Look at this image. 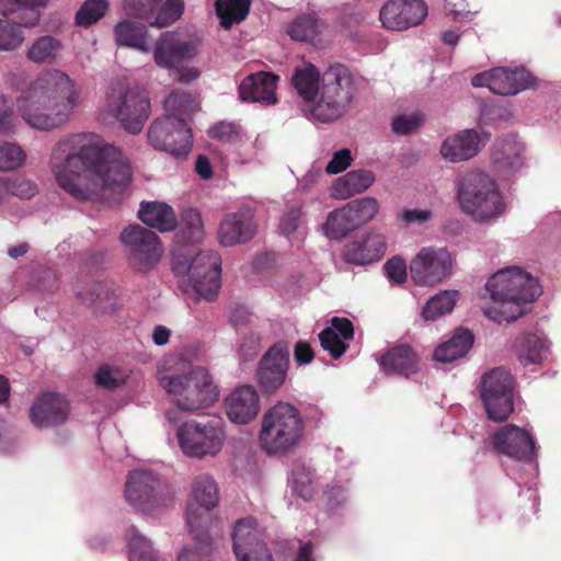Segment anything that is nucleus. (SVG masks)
Masks as SVG:
<instances>
[{"mask_svg":"<svg viewBox=\"0 0 561 561\" xmlns=\"http://www.w3.org/2000/svg\"><path fill=\"white\" fill-rule=\"evenodd\" d=\"M84 304H90L95 311L110 312L117 307V296L113 285L105 282L95 283L87 296L79 294Z\"/></svg>","mask_w":561,"mask_h":561,"instance_id":"nucleus-39","label":"nucleus"},{"mask_svg":"<svg viewBox=\"0 0 561 561\" xmlns=\"http://www.w3.org/2000/svg\"><path fill=\"white\" fill-rule=\"evenodd\" d=\"M321 78L319 69L313 64L306 62L294 70L291 84L305 102L313 103L320 90Z\"/></svg>","mask_w":561,"mask_h":561,"instance_id":"nucleus-32","label":"nucleus"},{"mask_svg":"<svg viewBox=\"0 0 561 561\" xmlns=\"http://www.w3.org/2000/svg\"><path fill=\"white\" fill-rule=\"evenodd\" d=\"M121 240L127 248L128 261L138 271L152 268L162 254L159 237L151 230L139 225L129 226Z\"/></svg>","mask_w":561,"mask_h":561,"instance_id":"nucleus-17","label":"nucleus"},{"mask_svg":"<svg viewBox=\"0 0 561 561\" xmlns=\"http://www.w3.org/2000/svg\"><path fill=\"white\" fill-rule=\"evenodd\" d=\"M513 375L503 367H496L481 377L480 396L488 417L494 422L505 421L514 411Z\"/></svg>","mask_w":561,"mask_h":561,"instance_id":"nucleus-12","label":"nucleus"},{"mask_svg":"<svg viewBox=\"0 0 561 561\" xmlns=\"http://www.w3.org/2000/svg\"><path fill=\"white\" fill-rule=\"evenodd\" d=\"M14 126L13 102L11 98L0 94V134H8Z\"/></svg>","mask_w":561,"mask_h":561,"instance_id":"nucleus-58","label":"nucleus"},{"mask_svg":"<svg viewBox=\"0 0 561 561\" xmlns=\"http://www.w3.org/2000/svg\"><path fill=\"white\" fill-rule=\"evenodd\" d=\"M314 357L313 350L306 341H298L294 350V358L299 365L309 364Z\"/></svg>","mask_w":561,"mask_h":561,"instance_id":"nucleus-64","label":"nucleus"},{"mask_svg":"<svg viewBox=\"0 0 561 561\" xmlns=\"http://www.w3.org/2000/svg\"><path fill=\"white\" fill-rule=\"evenodd\" d=\"M255 232L254 210L251 207H242L225 215L219 225L218 240L224 247H232L248 242Z\"/></svg>","mask_w":561,"mask_h":561,"instance_id":"nucleus-22","label":"nucleus"},{"mask_svg":"<svg viewBox=\"0 0 561 561\" xmlns=\"http://www.w3.org/2000/svg\"><path fill=\"white\" fill-rule=\"evenodd\" d=\"M49 165L58 185L78 201L121 194L131 178L122 151L94 133L60 139L51 150Z\"/></svg>","mask_w":561,"mask_h":561,"instance_id":"nucleus-1","label":"nucleus"},{"mask_svg":"<svg viewBox=\"0 0 561 561\" xmlns=\"http://www.w3.org/2000/svg\"><path fill=\"white\" fill-rule=\"evenodd\" d=\"M459 293L457 290H443L432 297L423 307L422 314L426 320H436L455 308Z\"/></svg>","mask_w":561,"mask_h":561,"instance_id":"nucleus-42","label":"nucleus"},{"mask_svg":"<svg viewBox=\"0 0 561 561\" xmlns=\"http://www.w3.org/2000/svg\"><path fill=\"white\" fill-rule=\"evenodd\" d=\"M115 41L119 46H127L148 53L151 46L148 43L147 26L140 22L124 20L114 28Z\"/></svg>","mask_w":561,"mask_h":561,"instance_id":"nucleus-33","label":"nucleus"},{"mask_svg":"<svg viewBox=\"0 0 561 561\" xmlns=\"http://www.w3.org/2000/svg\"><path fill=\"white\" fill-rule=\"evenodd\" d=\"M457 198L461 210L478 221L493 219L505 210L496 182L482 171H471L461 178Z\"/></svg>","mask_w":561,"mask_h":561,"instance_id":"nucleus-6","label":"nucleus"},{"mask_svg":"<svg viewBox=\"0 0 561 561\" xmlns=\"http://www.w3.org/2000/svg\"><path fill=\"white\" fill-rule=\"evenodd\" d=\"M375 179V174L370 170H352L333 183L332 196L336 199H347L365 192L373 185Z\"/></svg>","mask_w":561,"mask_h":561,"instance_id":"nucleus-30","label":"nucleus"},{"mask_svg":"<svg viewBox=\"0 0 561 561\" xmlns=\"http://www.w3.org/2000/svg\"><path fill=\"white\" fill-rule=\"evenodd\" d=\"M78 105L79 90L75 82L57 69L43 72L18 99L22 118L38 130L62 126Z\"/></svg>","mask_w":561,"mask_h":561,"instance_id":"nucleus-2","label":"nucleus"},{"mask_svg":"<svg viewBox=\"0 0 561 561\" xmlns=\"http://www.w3.org/2000/svg\"><path fill=\"white\" fill-rule=\"evenodd\" d=\"M331 329L335 330L341 339L348 342L354 339V325L352 321L345 317H333L331 319Z\"/></svg>","mask_w":561,"mask_h":561,"instance_id":"nucleus-62","label":"nucleus"},{"mask_svg":"<svg viewBox=\"0 0 561 561\" xmlns=\"http://www.w3.org/2000/svg\"><path fill=\"white\" fill-rule=\"evenodd\" d=\"M528 75L523 70L494 68L491 92L499 95H514L528 87Z\"/></svg>","mask_w":561,"mask_h":561,"instance_id":"nucleus-35","label":"nucleus"},{"mask_svg":"<svg viewBox=\"0 0 561 561\" xmlns=\"http://www.w3.org/2000/svg\"><path fill=\"white\" fill-rule=\"evenodd\" d=\"M183 0H167L159 10L152 25L158 27H167L174 23L183 13Z\"/></svg>","mask_w":561,"mask_h":561,"instance_id":"nucleus-53","label":"nucleus"},{"mask_svg":"<svg viewBox=\"0 0 561 561\" xmlns=\"http://www.w3.org/2000/svg\"><path fill=\"white\" fill-rule=\"evenodd\" d=\"M453 262L446 248H423L410 263L411 278L417 285L434 286L451 275Z\"/></svg>","mask_w":561,"mask_h":561,"instance_id":"nucleus-16","label":"nucleus"},{"mask_svg":"<svg viewBox=\"0 0 561 561\" xmlns=\"http://www.w3.org/2000/svg\"><path fill=\"white\" fill-rule=\"evenodd\" d=\"M191 494L192 500L186 508V523L194 534L196 546L183 549L178 561H213V541L204 533L203 524L207 520L208 513L218 504V485L209 474H199L192 482Z\"/></svg>","mask_w":561,"mask_h":561,"instance_id":"nucleus-4","label":"nucleus"},{"mask_svg":"<svg viewBox=\"0 0 561 561\" xmlns=\"http://www.w3.org/2000/svg\"><path fill=\"white\" fill-rule=\"evenodd\" d=\"M289 367V347L286 342L278 341L262 356L257 368V381L266 393L279 389L287 376Z\"/></svg>","mask_w":561,"mask_h":561,"instance_id":"nucleus-19","label":"nucleus"},{"mask_svg":"<svg viewBox=\"0 0 561 561\" xmlns=\"http://www.w3.org/2000/svg\"><path fill=\"white\" fill-rule=\"evenodd\" d=\"M201 37L179 31L163 32L156 41L153 60L162 69H175L191 61L198 53Z\"/></svg>","mask_w":561,"mask_h":561,"instance_id":"nucleus-14","label":"nucleus"},{"mask_svg":"<svg viewBox=\"0 0 561 561\" xmlns=\"http://www.w3.org/2000/svg\"><path fill=\"white\" fill-rule=\"evenodd\" d=\"M427 14L423 0H389L379 11L383 27L393 31L419 25Z\"/></svg>","mask_w":561,"mask_h":561,"instance_id":"nucleus-20","label":"nucleus"},{"mask_svg":"<svg viewBox=\"0 0 561 561\" xmlns=\"http://www.w3.org/2000/svg\"><path fill=\"white\" fill-rule=\"evenodd\" d=\"M107 10V0H85L76 13V24L78 26L89 27L100 21Z\"/></svg>","mask_w":561,"mask_h":561,"instance_id":"nucleus-45","label":"nucleus"},{"mask_svg":"<svg viewBox=\"0 0 561 561\" xmlns=\"http://www.w3.org/2000/svg\"><path fill=\"white\" fill-rule=\"evenodd\" d=\"M385 271L389 279L397 284H402L407 279V265L404 260L399 256L388 260L385 264Z\"/></svg>","mask_w":561,"mask_h":561,"instance_id":"nucleus-61","label":"nucleus"},{"mask_svg":"<svg viewBox=\"0 0 561 561\" xmlns=\"http://www.w3.org/2000/svg\"><path fill=\"white\" fill-rule=\"evenodd\" d=\"M215 5L220 25L228 30L233 24L245 20L250 11L251 0H217Z\"/></svg>","mask_w":561,"mask_h":561,"instance_id":"nucleus-40","label":"nucleus"},{"mask_svg":"<svg viewBox=\"0 0 561 561\" xmlns=\"http://www.w3.org/2000/svg\"><path fill=\"white\" fill-rule=\"evenodd\" d=\"M138 217L144 224L160 232L172 231L176 227L174 210L165 203H141Z\"/></svg>","mask_w":561,"mask_h":561,"instance_id":"nucleus-31","label":"nucleus"},{"mask_svg":"<svg viewBox=\"0 0 561 561\" xmlns=\"http://www.w3.org/2000/svg\"><path fill=\"white\" fill-rule=\"evenodd\" d=\"M163 117H172L174 121L183 119L188 124L192 115L198 111L199 105L196 98L190 92L174 90L164 100Z\"/></svg>","mask_w":561,"mask_h":561,"instance_id":"nucleus-36","label":"nucleus"},{"mask_svg":"<svg viewBox=\"0 0 561 561\" xmlns=\"http://www.w3.org/2000/svg\"><path fill=\"white\" fill-rule=\"evenodd\" d=\"M320 100L312 105L311 116L322 123L339 118L352 101L353 79L343 65L331 66L321 78Z\"/></svg>","mask_w":561,"mask_h":561,"instance_id":"nucleus-9","label":"nucleus"},{"mask_svg":"<svg viewBox=\"0 0 561 561\" xmlns=\"http://www.w3.org/2000/svg\"><path fill=\"white\" fill-rule=\"evenodd\" d=\"M494 449L518 461H530L535 456V442L530 434L513 424L501 427L492 437Z\"/></svg>","mask_w":561,"mask_h":561,"instance_id":"nucleus-21","label":"nucleus"},{"mask_svg":"<svg viewBox=\"0 0 561 561\" xmlns=\"http://www.w3.org/2000/svg\"><path fill=\"white\" fill-rule=\"evenodd\" d=\"M523 145L516 136L507 135L497 139L492 147L491 161L497 173L510 176L523 165Z\"/></svg>","mask_w":561,"mask_h":561,"instance_id":"nucleus-25","label":"nucleus"},{"mask_svg":"<svg viewBox=\"0 0 561 561\" xmlns=\"http://www.w3.org/2000/svg\"><path fill=\"white\" fill-rule=\"evenodd\" d=\"M125 497L136 510L152 514L173 501L171 486L149 470L130 471L125 484Z\"/></svg>","mask_w":561,"mask_h":561,"instance_id":"nucleus-10","label":"nucleus"},{"mask_svg":"<svg viewBox=\"0 0 561 561\" xmlns=\"http://www.w3.org/2000/svg\"><path fill=\"white\" fill-rule=\"evenodd\" d=\"M304 422L300 412L290 403L278 402L262 417L259 442L267 455H284L298 444Z\"/></svg>","mask_w":561,"mask_h":561,"instance_id":"nucleus-5","label":"nucleus"},{"mask_svg":"<svg viewBox=\"0 0 561 561\" xmlns=\"http://www.w3.org/2000/svg\"><path fill=\"white\" fill-rule=\"evenodd\" d=\"M319 341L324 351H328L332 358H340L348 348L346 341L341 339L335 330L324 328L319 333Z\"/></svg>","mask_w":561,"mask_h":561,"instance_id":"nucleus-51","label":"nucleus"},{"mask_svg":"<svg viewBox=\"0 0 561 561\" xmlns=\"http://www.w3.org/2000/svg\"><path fill=\"white\" fill-rule=\"evenodd\" d=\"M423 121L420 113L401 114L393 119L392 130L398 135H409L419 129Z\"/></svg>","mask_w":561,"mask_h":561,"instance_id":"nucleus-55","label":"nucleus"},{"mask_svg":"<svg viewBox=\"0 0 561 561\" xmlns=\"http://www.w3.org/2000/svg\"><path fill=\"white\" fill-rule=\"evenodd\" d=\"M241 127L231 122H219L208 129L211 139L225 144H234L240 140Z\"/></svg>","mask_w":561,"mask_h":561,"instance_id":"nucleus-52","label":"nucleus"},{"mask_svg":"<svg viewBox=\"0 0 561 561\" xmlns=\"http://www.w3.org/2000/svg\"><path fill=\"white\" fill-rule=\"evenodd\" d=\"M385 237L378 232H369L362 241L348 242L343 250V259L347 263L364 265L378 261L386 252Z\"/></svg>","mask_w":561,"mask_h":561,"instance_id":"nucleus-26","label":"nucleus"},{"mask_svg":"<svg viewBox=\"0 0 561 561\" xmlns=\"http://www.w3.org/2000/svg\"><path fill=\"white\" fill-rule=\"evenodd\" d=\"M159 381L168 393L176 396V405L184 411L209 407L218 399L211 376L202 367L187 375L161 376Z\"/></svg>","mask_w":561,"mask_h":561,"instance_id":"nucleus-8","label":"nucleus"},{"mask_svg":"<svg viewBox=\"0 0 561 561\" xmlns=\"http://www.w3.org/2000/svg\"><path fill=\"white\" fill-rule=\"evenodd\" d=\"M16 9L11 14H16V23L24 27L37 25L41 13L38 8L45 7L48 0H14Z\"/></svg>","mask_w":561,"mask_h":561,"instance_id":"nucleus-46","label":"nucleus"},{"mask_svg":"<svg viewBox=\"0 0 561 561\" xmlns=\"http://www.w3.org/2000/svg\"><path fill=\"white\" fill-rule=\"evenodd\" d=\"M161 0H123V9L128 15L148 18Z\"/></svg>","mask_w":561,"mask_h":561,"instance_id":"nucleus-56","label":"nucleus"},{"mask_svg":"<svg viewBox=\"0 0 561 561\" xmlns=\"http://www.w3.org/2000/svg\"><path fill=\"white\" fill-rule=\"evenodd\" d=\"M546 341L536 334H526L518 346V359L523 366L540 364L546 358Z\"/></svg>","mask_w":561,"mask_h":561,"instance_id":"nucleus-41","label":"nucleus"},{"mask_svg":"<svg viewBox=\"0 0 561 561\" xmlns=\"http://www.w3.org/2000/svg\"><path fill=\"white\" fill-rule=\"evenodd\" d=\"M232 543L238 561H273L271 551L261 538L256 520L252 517L236 523Z\"/></svg>","mask_w":561,"mask_h":561,"instance_id":"nucleus-18","label":"nucleus"},{"mask_svg":"<svg viewBox=\"0 0 561 561\" xmlns=\"http://www.w3.org/2000/svg\"><path fill=\"white\" fill-rule=\"evenodd\" d=\"M379 364L386 374L410 377L419 370L420 356L409 344H399L388 350Z\"/></svg>","mask_w":561,"mask_h":561,"instance_id":"nucleus-28","label":"nucleus"},{"mask_svg":"<svg viewBox=\"0 0 561 561\" xmlns=\"http://www.w3.org/2000/svg\"><path fill=\"white\" fill-rule=\"evenodd\" d=\"M357 228L358 226L346 205L331 211L323 225L325 236L336 240L346 237Z\"/></svg>","mask_w":561,"mask_h":561,"instance_id":"nucleus-38","label":"nucleus"},{"mask_svg":"<svg viewBox=\"0 0 561 561\" xmlns=\"http://www.w3.org/2000/svg\"><path fill=\"white\" fill-rule=\"evenodd\" d=\"M483 145L484 141L476 130L467 129L447 138L442 145L440 153L453 162L463 161L474 157Z\"/></svg>","mask_w":561,"mask_h":561,"instance_id":"nucleus-29","label":"nucleus"},{"mask_svg":"<svg viewBox=\"0 0 561 561\" xmlns=\"http://www.w3.org/2000/svg\"><path fill=\"white\" fill-rule=\"evenodd\" d=\"M64 50L61 41L51 35H43L36 38L26 51V58L33 64H53Z\"/></svg>","mask_w":561,"mask_h":561,"instance_id":"nucleus-37","label":"nucleus"},{"mask_svg":"<svg viewBox=\"0 0 561 561\" xmlns=\"http://www.w3.org/2000/svg\"><path fill=\"white\" fill-rule=\"evenodd\" d=\"M69 414L68 400L56 392L43 393L31 407L30 419L36 427L64 424Z\"/></svg>","mask_w":561,"mask_h":561,"instance_id":"nucleus-23","label":"nucleus"},{"mask_svg":"<svg viewBox=\"0 0 561 561\" xmlns=\"http://www.w3.org/2000/svg\"><path fill=\"white\" fill-rule=\"evenodd\" d=\"M260 409V397L253 386L238 387L225 399L226 414L236 424L250 423L257 416Z\"/></svg>","mask_w":561,"mask_h":561,"instance_id":"nucleus-24","label":"nucleus"},{"mask_svg":"<svg viewBox=\"0 0 561 561\" xmlns=\"http://www.w3.org/2000/svg\"><path fill=\"white\" fill-rule=\"evenodd\" d=\"M293 477L294 491L297 493V495L305 501L311 500L314 490L310 474L305 472H294Z\"/></svg>","mask_w":561,"mask_h":561,"instance_id":"nucleus-60","label":"nucleus"},{"mask_svg":"<svg viewBox=\"0 0 561 561\" xmlns=\"http://www.w3.org/2000/svg\"><path fill=\"white\" fill-rule=\"evenodd\" d=\"M16 14H12L11 22L0 19V50H14L24 41V35L20 25L16 23Z\"/></svg>","mask_w":561,"mask_h":561,"instance_id":"nucleus-47","label":"nucleus"},{"mask_svg":"<svg viewBox=\"0 0 561 561\" xmlns=\"http://www.w3.org/2000/svg\"><path fill=\"white\" fill-rule=\"evenodd\" d=\"M288 35L298 42H311L318 37L320 25L312 15H300L287 26Z\"/></svg>","mask_w":561,"mask_h":561,"instance_id":"nucleus-44","label":"nucleus"},{"mask_svg":"<svg viewBox=\"0 0 561 561\" xmlns=\"http://www.w3.org/2000/svg\"><path fill=\"white\" fill-rule=\"evenodd\" d=\"M353 158L350 149H341L334 152L332 159L325 167L328 174H337L345 171L352 163Z\"/></svg>","mask_w":561,"mask_h":561,"instance_id":"nucleus-59","label":"nucleus"},{"mask_svg":"<svg viewBox=\"0 0 561 561\" xmlns=\"http://www.w3.org/2000/svg\"><path fill=\"white\" fill-rule=\"evenodd\" d=\"M358 228L371 220L378 213L379 205L376 198L363 197L346 204Z\"/></svg>","mask_w":561,"mask_h":561,"instance_id":"nucleus-48","label":"nucleus"},{"mask_svg":"<svg viewBox=\"0 0 561 561\" xmlns=\"http://www.w3.org/2000/svg\"><path fill=\"white\" fill-rule=\"evenodd\" d=\"M25 152L15 144H0V171L18 169L25 161Z\"/></svg>","mask_w":561,"mask_h":561,"instance_id":"nucleus-49","label":"nucleus"},{"mask_svg":"<svg viewBox=\"0 0 561 561\" xmlns=\"http://www.w3.org/2000/svg\"><path fill=\"white\" fill-rule=\"evenodd\" d=\"M445 12L455 20H463L477 13V5L472 0H445Z\"/></svg>","mask_w":561,"mask_h":561,"instance_id":"nucleus-57","label":"nucleus"},{"mask_svg":"<svg viewBox=\"0 0 561 561\" xmlns=\"http://www.w3.org/2000/svg\"><path fill=\"white\" fill-rule=\"evenodd\" d=\"M7 194L18 196L20 198L28 199L33 197L37 192L35 183L21 176H14L4 180Z\"/></svg>","mask_w":561,"mask_h":561,"instance_id":"nucleus-54","label":"nucleus"},{"mask_svg":"<svg viewBox=\"0 0 561 561\" xmlns=\"http://www.w3.org/2000/svg\"><path fill=\"white\" fill-rule=\"evenodd\" d=\"M179 273L187 272L199 298L213 301L220 287L221 257L216 251L201 250L188 265H175Z\"/></svg>","mask_w":561,"mask_h":561,"instance_id":"nucleus-13","label":"nucleus"},{"mask_svg":"<svg viewBox=\"0 0 561 561\" xmlns=\"http://www.w3.org/2000/svg\"><path fill=\"white\" fill-rule=\"evenodd\" d=\"M130 561H164L157 557L150 541L133 526L127 530Z\"/></svg>","mask_w":561,"mask_h":561,"instance_id":"nucleus-43","label":"nucleus"},{"mask_svg":"<svg viewBox=\"0 0 561 561\" xmlns=\"http://www.w3.org/2000/svg\"><path fill=\"white\" fill-rule=\"evenodd\" d=\"M278 76L270 72L251 73L239 85V94L243 101L274 104Z\"/></svg>","mask_w":561,"mask_h":561,"instance_id":"nucleus-27","label":"nucleus"},{"mask_svg":"<svg viewBox=\"0 0 561 561\" xmlns=\"http://www.w3.org/2000/svg\"><path fill=\"white\" fill-rule=\"evenodd\" d=\"M149 144L157 150L181 158L186 157L193 145L192 129L183 119L160 117L153 121L148 130Z\"/></svg>","mask_w":561,"mask_h":561,"instance_id":"nucleus-15","label":"nucleus"},{"mask_svg":"<svg viewBox=\"0 0 561 561\" xmlns=\"http://www.w3.org/2000/svg\"><path fill=\"white\" fill-rule=\"evenodd\" d=\"M106 108L126 131L138 134L150 116L151 105L149 94L144 88L131 85L125 80H116L110 85Z\"/></svg>","mask_w":561,"mask_h":561,"instance_id":"nucleus-7","label":"nucleus"},{"mask_svg":"<svg viewBox=\"0 0 561 561\" xmlns=\"http://www.w3.org/2000/svg\"><path fill=\"white\" fill-rule=\"evenodd\" d=\"M301 219V209L291 208L282 218L280 229L282 232L289 236L297 230Z\"/></svg>","mask_w":561,"mask_h":561,"instance_id":"nucleus-63","label":"nucleus"},{"mask_svg":"<svg viewBox=\"0 0 561 561\" xmlns=\"http://www.w3.org/2000/svg\"><path fill=\"white\" fill-rule=\"evenodd\" d=\"M473 334L467 329H458L455 334L434 351V359L440 363H450L465 356L472 347Z\"/></svg>","mask_w":561,"mask_h":561,"instance_id":"nucleus-34","label":"nucleus"},{"mask_svg":"<svg viewBox=\"0 0 561 561\" xmlns=\"http://www.w3.org/2000/svg\"><path fill=\"white\" fill-rule=\"evenodd\" d=\"M182 451L188 457L204 458L217 455L224 445V424L217 419L192 420L176 431Z\"/></svg>","mask_w":561,"mask_h":561,"instance_id":"nucleus-11","label":"nucleus"},{"mask_svg":"<svg viewBox=\"0 0 561 561\" xmlns=\"http://www.w3.org/2000/svg\"><path fill=\"white\" fill-rule=\"evenodd\" d=\"M492 306L484 313L491 320L513 322L529 311V305L541 295L537 279L519 267H508L493 274L485 285Z\"/></svg>","mask_w":561,"mask_h":561,"instance_id":"nucleus-3","label":"nucleus"},{"mask_svg":"<svg viewBox=\"0 0 561 561\" xmlns=\"http://www.w3.org/2000/svg\"><path fill=\"white\" fill-rule=\"evenodd\" d=\"M94 379L96 386L106 390H115L126 382V376L119 368L106 365L98 369Z\"/></svg>","mask_w":561,"mask_h":561,"instance_id":"nucleus-50","label":"nucleus"}]
</instances>
